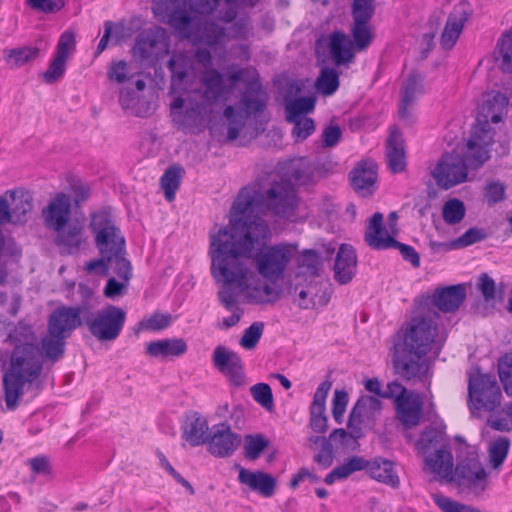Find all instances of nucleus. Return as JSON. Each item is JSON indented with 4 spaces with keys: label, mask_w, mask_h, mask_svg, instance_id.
Segmentation results:
<instances>
[{
    "label": "nucleus",
    "mask_w": 512,
    "mask_h": 512,
    "mask_svg": "<svg viewBox=\"0 0 512 512\" xmlns=\"http://www.w3.org/2000/svg\"><path fill=\"white\" fill-rule=\"evenodd\" d=\"M295 206L296 192L288 181L273 183L264 194L256 186L243 187L229 211L228 225L210 233L214 276L226 282L244 281L250 273L245 259L271 239V230L259 214L288 216Z\"/></svg>",
    "instance_id": "obj_1"
},
{
    "label": "nucleus",
    "mask_w": 512,
    "mask_h": 512,
    "mask_svg": "<svg viewBox=\"0 0 512 512\" xmlns=\"http://www.w3.org/2000/svg\"><path fill=\"white\" fill-rule=\"evenodd\" d=\"M267 243L259 245L253 255L245 259L250 273L242 282L218 280L213 274L211 258V275L220 286L218 300L226 309H231L236 303L235 287L251 304H273L280 299L282 290L275 283L284 278L296 253V246L288 243L266 246Z\"/></svg>",
    "instance_id": "obj_2"
},
{
    "label": "nucleus",
    "mask_w": 512,
    "mask_h": 512,
    "mask_svg": "<svg viewBox=\"0 0 512 512\" xmlns=\"http://www.w3.org/2000/svg\"><path fill=\"white\" fill-rule=\"evenodd\" d=\"M228 80L230 86L225 85L223 75L219 71L206 70L200 78L203 90H197L196 94L212 107L220 98L230 93L237 82L244 83L245 91L241 93L237 106L228 105L223 112V116L229 122L227 139L233 141L238 138L250 117H256L266 109L269 96L255 71L239 69L230 73Z\"/></svg>",
    "instance_id": "obj_3"
},
{
    "label": "nucleus",
    "mask_w": 512,
    "mask_h": 512,
    "mask_svg": "<svg viewBox=\"0 0 512 512\" xmlns=\"http://www.w3.org/2000/svg\"><path fill=\"white\" fill-rule=\"evenodd\" d=\"M15 343L10 365L3 376L5 403L14 410L25 390L32 387L42 371L39 348L34 344L35 335L29 326H18L9 334Z\"/></svg>",
    "instance_id": "obj_4"
},
{
    "label": "nucleus",
    "mask_w": 512,
    "mask_h": 512,
    "mask_svg": "<svg viewBox=\"0 0 512 512\" xmlns=\"http://www.w3.org/2000/svg\"><path fill=\"white\" fill-rule=\"evenodd\" d=\"M507 105L508 98L500 92L491 91L483 95L476 124L472 127L467 143V160L472 167L482 166L488 160L493 143V130L489 122H500Z\"/></svg>",
    "instance_id": "obj_5"
},
{
    "label": "nucleus",
    "mask_w": 512,
    "mask_h": 512,
    "mask_svg": "<svg viewBox=\"0 0 512 512\" xmlns=\"http://www.w3.org/2000/svg\"><path fill=\"white\" fill-rule=\"evenodd\" d=\"M438 313L434 309L426 311L416 306V315L411 318L403 335V348L415 355L437 357L442 349L445 337L439 334L435 319Z\"/></svg>",
    "instance_id": "obj_6"
},
{
    "label": "nucleus",
    "mask_w": 512,
    "mask_h": 512,
    "mask_svg": "<svg viewBox=\"0 0 512 512\" xmlns=\"http://www.w3.org/2000/svg\"><path fill=\"white\" fill-rule=\"evenodd\" d=\"M79 291L87 301V312L84 314V325L98 341H114L121 334L125 321V311L115 305L108 304L103 308L93 311L94 305L89 301L93 292L86 286L80 285Z\"/></svg>",
    "instance_id": "obj_7"
},
{
    "label": "nucleus",
    "mask_w": 512,
    "mask_h": 512,
    "mask_svg": "<svg viewBox=\"0 0 512 512\" xmlns=\"http://www.w3.org/2000/svg\"><path fill=\"white\" fill-rule=\"evenodd\" d=\"M90 227L95 235V244L100 255L111 256L120 264L122 271H128L130 261L126 258L125 238L116 227L109 212L103 210L92 214Z\"/></svg>",
    "instance_id": "obj_8"
},
{
    "label": "nucleus",
    "mask_w": 512,
    "mask_h": 512,
    "mask_svg": "<svg viewBox=\"0 0 512 512\" xmlns=\"http://www.w3.org/2000/svg\"><path fill=\"white\" fill-rule=\"evenodd\" d=\"M468 396L471 409L493 411L500 404L501 391L491 375H475L469 378Z\"/></svg>",
    "instance_id": "obj_9"
},
{
    "label": "nucleus",
    "mask_w": 512,
    "mask_h": 512,
    "mask_svg": "<svg viewBox=\"0 0 512 512\" xmlns=\"http://www.w3.org/2000/svg\"><path fill=\"white\" fill-rule=\"evenodd\" d=\"M463 492L482 494L488 487V472L476 458L459 462L451 480Z\"/></svg>",
    "instance_id": "obj_10"
},
{
    "label": "nucleus",
    "mask_w": 512,
    "mask_h": 512,
    "mask_svg": "<svg viewBox=\"0 0 512 512\" xmlns=\"http://www.w3.org/2000/svg\"><path fill=\"white\" fill-rule=\"evenodd\" d=\"M87 312V301L77 306H61L55 309L48 319V332L65 339L84 324V314Z\"/></svg>",
    "instance_id": "obj_11"
},
{
    "label": "nucleus",
    "mask_w": 512,
    "mask_h": 512,
    "mask_svg": "<svg viewBox=\"0 0 512 512\" xmlns=\"http://www.w3.org/2000/svg\"><path fill=\"white\" fill-rule=\"evenodd\" d=\"M431 175L440 188L447 190L466 181L468 171L460 155L445 153L437 162Z\"/></svg>",
    "instance_id": "obj_12"
},
{
    "label": "nucleus",
    "mask_w": 512,
    "mask_h": 512,
    "mask_svg": "<svg viewBox=\"0 0 512 512\" xmlns=\"http://www.w3.org/2000/svg\"><path fill=\"white\" fill-rule=\"evenodd\" d=\"M466 297V288L464 284L452 285L447 287H438L432 296H423L418 302L420 310L431 309L433 305L439 311L451 313L458 310Z\"/></svg>",
    "instance_id": "obj_13"
},
{
    "label": "nucleus",
    "mask_w": 512,
    "mask_h": 512,
    "mask_svg": "<svg viewBox=\"0 0 512 512\" xmlns=\"http://www.w3.org/2000/svg\"><path fill=\"white\" fill-rule=\"evenodd\" d=\"M241 444V436L231 430L228 423L213 425L207 439V451L218 458L230 457Z\"/></svg>",
    "instance_id": "obj_14"
},
{
    "label": "nucleus",
    "mask_w": 512,
    "mask_h": 512,
    "mask_svg": "<svg viewBox=\"0 0 512 512\" xmlns=\"http://www.w3.org/2000/svg\"><path fill=\"white\" fill-rule=\"evenodd\" d=\"M212 361L214 367L226 376L232 385L240 387L245 384L243 362L236 352L219 345L214 349Z\"/></svg>",
    "instance_id": "obj_15"
},
{
    "label": "nucleus",
    "mask_w": 512,
    "mask_h": 512,
    "mask_svg": "<svg viewBox=\"0 0 512 512\" xmlns=\"http://www.w3.org/2000/svg\"><path fill=\"white\" fill-rule=\"evenodd\" d=\"M185 106V100L177 97L171 103L173 120L183 128H193L202 125L213 112L212 107L206 102H196L186 107L184 113L181 109Z\"/></svg>",
    "instance_id": "obj_16"
},
{
    "label": "nucleus",
    "mask_w": 512,
    "mask_h": 512,
    "mask_svg": "<svg viewBox=\"0 0 512 512\" xmlns=\"http://www.w3.org/2000/svg\"><path fill=\"white\" fill-rule=\"evenodd\" d=\"M428 355H415L403 348L402 354L394 360L396 373L404 380L424 381L429 372L430 362Z\"/></svg>",
    "instance_id": "obj_17"
},
{
    "label": "nucleus",
    "mask_w": 512,
    "mask_h": 512,
    "mask_svg": "<svg viewBox=\"0 0 512 512\" xmlns=\"http://www.w3.org/2000/svg\"><path fill=\"white\" fill-rule=\"evenodd\" d=\"M472 15V9L467 2H460L454 6L449 14L444 31L441 35V45L444 49H451L459 38L464 25Z\"/></svg>",
    "instance_id": "obj_18"
},
{
    "label": "nucleus",
    "mask_w": 512,
    "mask_h": 512,
    "mask_svg": "<svg viewBox=\"0 0 512 512\" xmlns=\"http://www.w3.org/2000/svg\"><path fill=\"white\" fill-rule=\"evenodd\" d=\"M42 217L47 228L59 230L71 220V199L65 193H58L42 210Z\"/></svg>",
    "instance_id": "obj_19"
},
{
    "label": "nucleus",
    "mask_w": 512,
    "mask_h": 512,
    "mask_svg": "<svg viewBox=\"0 0 512 512\" xmlns=\"http://www.w3.org/2000/svg\"><path fill=\"white\" fill-rule=\"evenodd\" d=\"M353 189L362 197L371 196L375 191L377 165L373 161H361L349 173Z\"/></svg>",
    "instance_id": "obj_20"
},
{
    "label": "nucleus",
    "mask_w": 512,
    "mask_h": 512,
    "mask_svg": "<svg viewBox=\"0 0 512 512\" xmlns=\"http://www.w3.org/2000/svg\"><path fill=\"white\" fill-rule=\"evenodd\" d=\"M423 402L419 394L410 392L407 397H399L395 404L396 418L406 429L420 424Z\"/></svg>",
    "instance_id": "obj_21"
},
{
    "label": "nucleus",
    "mask_w": 512,
    "mask_h": 512,
    "mask_svg": "<svg viewBox=\"0 0 512 512\" xmlns=\"http://www.w3.org/2000/svg\"><path fill=\"white\" fill-rule=\"evenodd\" d=\"M332 383L330 381L322 382L313 396L310 406L311 429L316 433H325L328 429V419L326 416V398L330 391Z\"/></svg>",
    "instance_id": "obj_22"
},
{
    "label": "nucleus",
    "mask_w": 512,
    "mask_h": 512,
    "mask_svg": "<svg viewBox=\"0 0 512 512\" xmlns=\"http://www.w3.org/2000/svg\"><path fill=\"white\" fill-rule=\"evenodd\" d=\"M166 32L163 28L154 27L142 31L135 40L133 55L140 61L157 56L158 46L164 41Z\"/></svg>",
    "instance_id": "obj_23"
},
{
    "label": "nucleus",
    "mask_w": 512,
    "mask_h": 512,
    "mask_svg": "<svg viewBox=\"0 0 512 512\" xmlns=\"http://www.w3.org/2000/svg\"><path fill=\"white\" fill-rule=\"evenodd\" d=\"M238 481L247 486L251 491L257 492L264 497H271L276 488L275 478L263 471H251L239 467Z\"/></svg>",
    "instance_id": "obj_24"
},
{
    "label": "nucleus",
    "mask_w": 512,
    "mask_h": 512,
    "mask_svg": "<svg viewBox=\"0 0 512 512\" xmlns=\"http://www.w3.org/2000/svg\"><path fill=\"white\" fill-rule=\"evenodd\" d=\"M56 232V244L61 247L63 252L73 254L77 252L84 242V225L79 220L70 221L63 225Z\"/></svg>",
    "instance_id": "obj_25"
},
{
    "label": "nucleus",
    "mask_w": 512,
    "mask_h": 512,
    "mask_svg": "<svg viewBox=\"0 0 512 512\" xmlns=\"http://www.w3.org/2000/svg\"><path fill=\"white\" fill-rule=\"evenodd\" d=\"M209 434L208 421L201 414L193 412L186 417L182 426V438L191 446L206 444Z\"/></svg>",
    "instance_id": "obj_26"
},
{
    "label": "nucleus",
    "mask_w": 512,
    "mask_h": 512,
    "mask_svg": "<svg viewBox=\"0 0 512 512\" xmlns=\"http://www.w3.org/2000/svg\"><path fill=\"white\" fill-rule=\"evenodd\" d=\"M428 470L435 475L434 480L451 483L454 469L453 456L448 449L441 448L425 458Z\"/></svg>",
    "instance_id": "obj_27"
},
{
    "label": "nucleus",
    "mask_w": 512,
    "mask_h": 512,
    "mask_svg": "<svg viewBox=\"0 0 512 512\" xmlns=\"http://www.w3.org/2000/svg\"><path fill=\"white\" fill-rule=\"evenodd\" d=\"M357 257L354 249L342 244L334 264V279L341 285L349 283L355 275Z\"/></svg>",
    "instance_id": "obj_28"
},
{
    "label": "nucleus",
    "mask_w": 512,
    "mask_h": 512,
    "mask_svg": "<svg viewBox=\"0 0 512 512\" xmlns=\"http://www.w3.org/2000/svg\"><path fill=\"white\" fill-rule=\"evenodd\" d=\"M382 402L374 396H361L352 408L348 418V428H359L360 424L369 421L380 413Z\"/></svg>",
    "instance_id": "obj_29"
},
{
    "label": "nucleus",
    "mask_w": 512,
    "mask_h": 512,
    "mask_svg": "<svg viewBox=\"0 0 512 512\" xmlns=\"http://www.w3.org/2000/svg\"><path fill=\"white\" fill-rule=\"evenodd\" d=\"M386 161L393 173L403 172L406 168L404 140L398 129L393 128L386 142Z\"/></svg>",
    "instance_id": "obj_30"
},
{
    "label": "nucleus",
    "mask_w": 512,
    "mask_h": 512,
    "mask_svg": "<svg viewBox=\"0 0 512 512\" xmlns=\"http://www.w3.org/2000/svg\"><path fill=\"white\" fill-rule=\"evenodd\" d=\"M364 238L367 245L373 249L383 250L391 248V243H394V237L386 231L383 225L382 213L376 212L371 216Z\"/></svg>",
    "instance_id": "obj_31"
},
{
    "label": "nucleus",
    "mask_w": 512,
    "mask_h": 512,
    "mask_svg": "<svg viewBox=\"0 0 512 512\" xmlns=\"http://www.w3.org/2000/svg\"><path fill=\"white\" fill-rule=\"evenodd\" d=\"M328 48L336 66L345 65L354 60L352 43L342 31H335L329 36Z\"/></svg>",
    "instance_id": "obj_32"
},
{
    "label": "nucleus",
    "mask_w": 512,
    "mask_h": 512,
    "mask_svg": "<svg viewBox=\"0 0 512 512\" xmlns=\"http://www.w3.org/2000/svg\"><path fill=\"white\" fill-rule=\"evenodd\" d=\"M403 95L399 107V116L407 124L412 123L413 117L409 107L415 101V97L422 93V77L417 73L409 74L407 80L403 84Z\"/></svg>",
    "instance_id": "obj_33"
},
{
    "label": "nucleus",
    "mask_w": 512,
    "mask_h": 512,
    "mask_svg": "<svg viewBox=\"0 0 512 512\" xmlns=\"http://www.w3.org/2000/svg\"><path fill=\"white\" fill-rule=\"evenodd\" d=\"M364 470H367L369 476L378 482L394 488L400 484L399 477L394 471V464L388 459L376 457L371 461H367V466Z\"/></svg>",
    "instance_id": "obj_34"
},
{
    "label": "nucleus",
    "mask_w": 512,
    "mask_h": 512,
    "mask_svg": "<svg viewBox=\"0 0 512 512\" xmlns=\"http://www.w3.org/2000/svg\"><path fill=\"white\" fill-rule=\"evenodd\" d=\"M187 344L181 338L151 341L146 345V353L151 357H178L186 353Z\"/></svg>",
    "instance_id": "obj_35"
},
{
    "label": "nucleus",
    "mask_w": 512,
    "mask_h": 512,
    "mask_svg": "<svg viewBox=\"0 0 512 512\" xmlns=\"http://www.w3.org/2000/svg\"><path fill=\"white\" fill-rule=\"evenodd\" d=\"M12 203L10 207L11 221L13 224H22L27 222L28 214L33 207L32 195L25 190H15L10 192Z\"/></svg>",
    "instance_id": "obj_36"
},
{
    "label": "nucleus",
    "mask_w": 512,
    "mask_h": 512,
    "mask_svg": "<svg viewBox=\"0 0 512 512\" xmlns=\"http://www.w3.org/2000/svg\"><path fill=\"white\" fill-rule=\"evenodd\" d=\"M120 264L114 260L113 257L105 255H100L99 259L90 261L86 264L85 269L88 273H95L99 275H108L109 271H112L116 274L120 279L129 281L132 275V267L131 264H128V271H122L119 269Z\"/></svg>",
    "instance_id": "obj_37"
},
{
    "label": "nucleus",
    "mask_w": 512,
    "mask_h": 512,
    "mask_svg": "<svg viewBox=\"0 0 512 512\" xmlns=\"http://www.w3.org/2000/svg\"><path fill=\"white\" fill-rule=\"evenodd\" d=\"M315 108V99L311 96L290 99L285 96V112L288 122L303 119L305 114L311 113Z\"/></svg>",
    "instance_id": "obj_38"
},
{
    "label": "nucleus",
    "mask_w": 512,
    "mask_h": 512,
    "mask_svg": "<svg viewBox=\"0 0 512 512\" xmlns=\"http://www.w3.org/2000/svg\"><path fill=\"white\" fill-rule=\"evenodd\" d=\"M495 58L504 73H512V28L505 31L497 41Z\"/></svg>",
    "instance_id": "obj_39"
},
{
    "label": "nucleus",
    "mask_w": 512,
    "mask_h": 512,
    "mask_svg": "<svg viewBox=\"0 0 512 512\" xmlns=\"http://www.w3.org/2000/svg\"><path fill=\"white\" fill-rule=\"evenodd\" d=\"M286 176L289 181L296 184L305 185L309 183L313 175V169L308 159L301 157L292 159L287 163Z\"/></svg>",
    "instance_id": "obj_40"
},
{
    "label": "nucleus",
    "mask_w": 512,
    "mask_h": 512,
    "mask_svg": "<svg viewBox=\"0 0 512 512\" xmlns=\"http://www.w3.org/2000/svg\"><path fill=\"white\" fill-rule=\"evenodd\" d=\"M65 350V338L59 336L48 335L43 337L41 340V346L39 349V357L47 358L52 362L59 360Z\"/></svg>",
    "instance_id": "obj_41"
},
{
    "label": "nucleus",
    "mask_w": 512,
    "mask_h": 512,
    "mask_svg": "<svg viewBox=\"0 0 512 512\" xmlns=\"http://www.w3.org/2000/svg\"><path fill=\"white\" fill-rule=\"evenodd\" d=\"M182 172V167L174 165L166 169L162 175L160 185L167 201L174 200L176 191L180 186Z\"/></svg>",
    "instance_id": "obj_42"
},
{
    "label": "nucleus",
    "mask_w": 512,
    "mask_h": 512,
    "mask_svg": "<svg viewBox=\"0 0 512 512\" xmlns=\"http://www.w3.org/2000/svg\"><path fill=\"white\" fill-rule=\"evenodd\" d=\"M270 441L262 434H248L244 437L243 454L247 460L254 461L268 448Z\"/></svg>",
    "instance_id": "obj_43"
},
{
    "label": "nucleus",
    "mask_w": 512,
    "mask_h": 512,
    "mask_svg": "<svg viewBox=\"0 0 512 512\" xmlns=\"http://www.w3.org/2000/svg\"><path fill=\"white\" fill-rule=\"evenodd\" d=\"M339 84V75L333 68H323L316 80L317 90L325 96L334 94Z\"/></svg>",
    "instance_id": "obj_44"
},
{
    "label": "nucleus",
    "mask_w": 512,
    "mask_h": 512,
    "mask_svg": "<svg viewBox=\"0 0 512 512\" xmlns=\"http://www.w3.org/2000/svg\"><path fill=\"white\" fill-rule=\"evenodd\" d=\"M466 214L464 203L457 199L452 198L446 201L442 208V216L448 225H455L460 223Z\"/></svg>",
    "instance_id": "obj_45"
},
{
    "label": "nucleus",
    "mask_w": 512,
    "mask_h": 512,
    "mask_svg": "<svg viewBox=\"0 0 512 512\" xmlns=\"http://www.w3.org/2000/svg\"><path fill=\"white\" fill-rule=\"evenodd\" d=\"M39 55V49L36 47H20L5 50V58L12 61L14 66L20 67L28 62L35 60Z\"/></svg>",
    "instance_id": "obj_46"
},
{
    "label": "nucleus",
    "mask_w": 512,
    "mask_h": 512,
    "mask_svg": "<svg viewBox=\"0 0 512 512\" xmlns=\"http://www.w3.org/2000/svg\"><path fill=\"white\" fill-rule=\"evenodd\" d=\"M510 447V441L506 437H500L493 441L489 447L490 464L494 469L499 468L505 461Z\"/></svg>",
    "instance_id": "obj_47"
},
{
    "label": "nucleus",
    "mask_w": 512,
    "mask_h": 512,
    "mask_svg": "<svg viewBox=\"0 0 512 512\" xmlns=\"http://www.w3.org/2000/svg\"><path fill=\"white\" fill-rule=\"evenodd\" d=\"M168 68L172 74V87L181 86L188 76L187 60L181 56H173L168 61Z\"/></svg>",
    "instance_id": "obj_48"
},
{
    "label": "nucleus",
    "mask_w": 512,
    "mask_h": 512,
    "mask_svg": "<svg viewBox=\"0 0 512 512\" xmlns=\"http://www.w3.org/2000/svg\"><path fill=\"white\" fill-rule=\"evenodd\" d=\"M172 317L169 314L154 312L151 316L138 323L139 330L161 331L170 326Z\"/></svg>",
    "instance_id": "obj_49"
},
{
    "label": "nucleus",
    "mask_w": 512,
    "mask_h": 512,
    "mask_svg": "<svg viewBox=\"0 0 512 512\" xmlns=\"http://www.w3.org/2000/svg\"><path fill=\"white\" fill-rule=\"evenodd\" d=\"M253 399L264 409L271 412L274 409L273 394L270 386L266 383H257L250 388Z\"/></svg>",
    "instance_id": "obj_50"
},
{
    "label": "nucleus",
    "mask_w": 512,
    "mask_h": 512,
    "mask_svg": "<svg viewBox=\"0 0 512 512\" xmlns=\"http://www.w3.org/2000/svg\"><path fill=\"white\" fill-rule=\"evenodd\" d=\"M500 381L508 395H512V353H506L498 361Z\"/></svg>",
    "instance_id": "obj_51"
},
{
    "label": "nucleus",
    "mask_w": 512,
    "mask_h": 512,
    "mask_svg": "<svg viewBox=\"0 0 512 512\" xmlns=\"http://www.w3.org/2000/svg\"><path fill=\"white\" fill-rule=\"evenodd\" d=\"M352 37L355 48L358 51L366 49L372 40V35L370 32V28L368 26V22H354L352 28Z\"/></svg>",
    "instance_id": "obj_52"
},
{
    "label": "nucleus",
    "mask_w": 512,
    "mask_h": 512,
    "mask_svg": "<svg viewBox=\"0 0 512 512\" xmlns=\"http://www.w3.org/2000/svg\"><path fill=\"white\" fill-rule=\"evenodd\" d=\"M367 466V460L360 456L349 458L342 465L335 467L333 470L337 473L338 479H346L356 471L364 470Z\"/></svg>",
    "instance_id": "obj_53"
},
{
    "label": "nucleus",
    "mask_w": 512,
    "mask_h": 512,
    "mask_svg": "<svg viewBox=\"0 0 512 512\" xmlns=\"http://www.w3.org/2000/svg\"><path fill=\"white\" fill-rule=\"evenodd\" d=\"M374 10V0H353L352 15L354 22H369Z\"/></svg>",
    "instance_id": "obj_54"
},
{
    "label": "nucleus",
    "mask_w": 512,
    "mask_h": 512,
    "mask_svg": "<svg viewBox=\"0 0 512 512\" xmlns=\"http://www.w3.org/2000/svg\"><path fill=\"white\" fill-rule=\"evenodd\" d=\"M216 17L225 23L233 22L238 14V0H219L216 6Z\"/></svg>",
    "instance_id": "obj_55"
},
{
    "label": "nucleus",
    "mask_w": 512,
    "mask_h": 512,
    "mask_svg": "<svg viewBox=\"0 0 512 512\" xmlns=\"http://www.w3.org/2000/svg\"><path fill=\"white\" fill-rule=\"evenodd\" d=\"M263 329L264 324L262 322H254L244 331L240 339V345L248 350L255 348L262 336Z\"/></svg>",
    "instance_id": "obj_56"
},
{
    "label": "nucleus",
    "mask_w": 512,
    "mask_h": 512,
    "mask_svg": "<svg viewBox=\"0 0 512 512\" xmlns=\"http://www.w3.org/2000/svg\"><path fill=\"white\" fill-rule=\"evenodd\" d=\"M433 500L443 512H480L477 508L461 504L442 495H433Z\"/></svg>",
    "instance_id": "obj_57"
},
{
    "label": "nucleus",
    "mask_w": 512,
    "mask_h": 512,
    "mask_svg": "<svg viewBox=\"0 0 512 512\" xmlns=\"http://www.w3.org/2000/svg\"><path fill=\"white\" fill-rule=\"evenodd\" d=\"M66 60L67 59L55 55L48 69L43 73V80L47 84H53L64 75L66 70Z\"/></svg>",
    "instance_id": "obj_58"
},
{
    "label": "nucleus",
    "mask_w": 512,
    "mask_h": 512,
    "mask_svg": "<svg viewBox=\"0 0 512 512\" xmlns=\"http://www.w3.org/2000/svg\"><path fill=\"white\" fill-rule=\"evenodd\" d=\"M506 186L499 181H489L484 188V197L489 205H495L505 199Z\"/></svg>",
    "instance_id": "obj_59"
},
{
    "label": "nucleus",
    "mask_w": 512,
    "mask_h": 512,
    "mask_svg": "<svg viewBox=\"0 0 512 512\" xmlns=\"http://www.w3.org/2000/svg\"><path fill=\"white\" fill-rule=\"evenodd\" d=\"M26 4L32 10L45 14L57 13L65 6L64 0H26Z\"/></svg>",
    "instance_id": "obj_60"
},
{
    "label": "nucleus",
    "mask_w": 512,
    "mask_h": 512,
    "mask_svg": "<svg viewBox=\"0 0 512 512\" xmlns=\"http://www.w3.org/2000/svg\"><path fill=\"white\" fill-rule=\"evenodd\" d=\"M298 265L305 269L306 273L315 276L318 274L320 265L319 256L314 250H305L298 259Z\"/></svg>",
    "instance_id": "obj_61"
},
{
    "label": "nucleus",
    "mask_w": 512,
    "mask_h": 512,
    "mask_svg": "<svg viewBox=\"0 0 512 512\" xmlns=\"http://www.w3.org/2000/svg\"><path fill=\"white\" fill-rule=\"evenodd\" d=\"M348 404V393L345 390H335L332 400V415L334 420L341 424Z\"/></svg>",
    "instance_id": "obj_62"
},
{
    "label": "nucleus",
    "mask_w": 512,
    "mask_h": 512,
    "mask_svg": "<svg viewBox=\"0 0 512 512\" xmlns=\"http://www.w3.org/2000/svg\"><path fill=\"white\" fill-rule=\"evenodd\" d=\"M107 76L111 81L123 84L129 80V70L127 62L123 60L112 61L107 72Z\"/></svg>",
    "instance_id": "obj_63"
},
{
    "label": "nucleus",
    "mask_w": 512,
    "mask_h": 512,
    "mask_svg": "<svg viewBox=\"0 0 512 512\" xmlns=\"http://www.w3.org/2000/svg\"><path fill=\"white\" fill-rule=\"evenodd\" d=\"M291 123L294 124L292 136L296 141L306 139L315 131V123L312 118H303Z\"/></svg>",
    "instance_id": "obj_64"
}]
</instances>
